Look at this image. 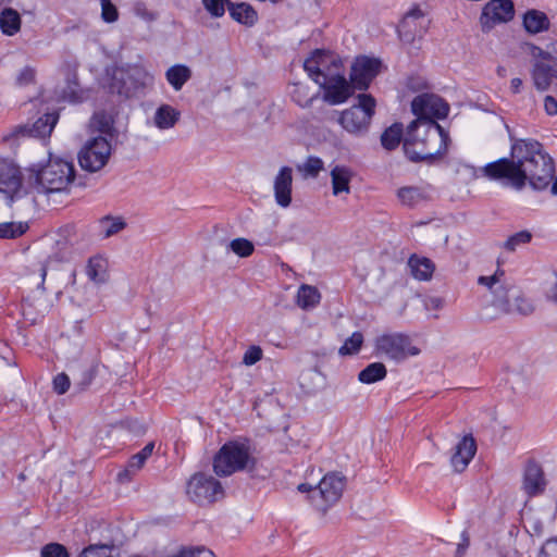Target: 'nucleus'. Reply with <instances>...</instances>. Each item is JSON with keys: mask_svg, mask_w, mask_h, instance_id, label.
I'll return each mask as SVG.
<instances>
[{"mask_svg": "<svg viewBox=\"0 0 557 557\" xmlns=\"http://www.w3.org/2000/svg\"><path fill=\"white\" fill-rule=\"evenodd\" d=\"M40 557H70V555L62 544L49 543L41 548Z\"/></svg>", "mask_w": 557, "mask_h": 557, "instance_id": "obj_49", "label": "nucleus"}, {"mask_svg": "<svg viewBox=\"0 0 557 557\" xmlns=\"http://www.w3.org/2000/svg\"><path fill=\"white\" fill-rule=\"evenodd\" d=\"M193 72L185 64H175L165 72V78L175 91H180L183 86L191 78Z\"/></svg>", "mask_w": 557, "mask_h": 557, "instance_id": "obj_34", "label": "nucleus"}, {"mask_svg": "<svg viewBox=\"0 0 557 557\" xmlns=\"http://www.w3.org/2000/svg\"><path fill=\"white\" fill-rule=\"evenodd\" d=\"M429 25V20L423 11L414 7L403 18L398 26L399 38L405 42H412L417 37L421 38Z\"/></svg>", "mask_w": 557, "mask_h": 557, "instance_id": "obj_20", "label": "nucleus"}, {"mask_svg": "<svg viewBox=\"0 0 557 557\" xmlns=\"http://www.w3.org/2000/svg\"><path fill=\"white\" fill-rule=\"evenodd\" d=\"M411 110L417 120L444 119L449 112L448 104L438 96L432 94H422L417 96L411 102Z\"/></svg>", "mask_w": 557, "mask_h": 557, "instance_id": "obj_18", "label": "nucleus"}, {"mask_svg": "<svg viewBox=\"0 0 557 557\" xmlns=\"http://www.w3.org/2000/svg\"><path fill=\"white\" fill-rule=\"evenodd\" d=\"M357 100V104L343 111L339 123L347 132L361 135L369 128L376 101L370 94H359Z\"/></svg>", "mask_w": 557, "mask_h": 557, "instance_id": "obj_10", "label": "nucleus"}, {"mask_svg": "<svg viewBox=\"0 0 557 557\" xmlns=\"http://www.w3.org/2000/svg\"><path fill=\"white\" fill-rule=\"evenodd\" d=\"M342 66V61L324 50H314L311 55L305 60L304 69L314 83L320 78L327 77L337 73Z\"/></svg>", "mask_w": 557, "mask_h": 557, "instance_id": "obj_15", "label": "nucleus"}, {"mask_svg": "<svg viewBox=\"0 0 557 557\" xmlns=\"http://www.w3.org/2000/svg\"><path fill=\"white\" fill-rule=\"evenodd\" d=\"M513 15L515 7L511 0H491L483 7L480 16L481 28L487 33L497 24L511 21Z\"/></svg>", "mask_w": 557, "mask_h": 557, "instance_id": "obj_16", "label": "nucleus"}, {"mask_svg": "<svg viewBox=\"0 0 557 557\" xmlns=\"http://www.w3.org/2000/svg\"><path fill=\"white\" fill-rule=\"evenodd\" d=\"M108 260L100 257L94 256L88 259V262L85 268V272L87 277L95 284H103L109 278L108 273Z\"/></svg>", "mask_w": 557, "mask_h": 557, "instance_id": "obj_29", "label": "nucleus"}, {"mask_svg": "<svg viewBox=\"0 0 557 557\" xmlns=\"http://www.w3.org/2000/svg\"><path fill=\"white\" fill-rule=\"evenodd\" d=\"M61 97L70 102H78L82 99L78 84L75 78L69 79L67 86L63 89Z\"/></svg>", "mask_w": 557, "mask_h": 557, "instance_id": "obj_51", "label": "nucleus"}, {"mask_svg": "<svg viewBox=\"0 0 557 557\" xmlns=\"http://www.w3.org/2000/svg\"><path fill=\"white\" fill-rule=\"evenodd\" d=\"M77 557H113L112 547L104 544L89 545Z\"/></svg>", "mask_w": 557, "mask_h": 557, "instance_id": "obj_44", "label": "nucleus"}, {"mask_svg": "<svg viewBox=\"0 0 557 557\" xmlns=\"http://www.w3.org/2000/svg\"><path fill=\"white\" fill-rule=\"evenodd\" d=\"M463 542L458 544L456 555L457 557H461L466 550V548L469 546V539L466 536V533H462Z\"/></svg>", "mask_w": 557, "mask_h": 557, "instance_id": "obj_60", "label": "nucleus"}, {"mask_svg": "<svg viewBox=\"0 0 557 557\" xmlns=\"http://www.w3.org/2000/svg\"><path fill=\"white\" fill-rule=\"evenodd\" d=\"M22 27L20 13L9 7L0 12V30L3 35L12 37L16 35Z\"/></svg>", "mask_w": 557, "mask_h": 557, "instance_id": "obj_33", "label": "nucleus"}, {"mask_svg": "<svg viewBox=\"0 0 557 557\" xmlns=\"http://www.w3.org/2000/svg\"><path fill=\"white\" fill-rule=\"evenodd\" d=\"M330 175L334 196L348 195L350 193V182L354 173L348 166L337 164L331 170Z\"/></svg>", "mask_w": 557, "mask_h": 557, "instance_id": "obj_26", "label": "nucleus"}, {"mask_svg": "<svg viewBox=\"0 0 557 557\" xmlns=\"http://www.w3.org/2000/svg\"><path fill=\"white\" fill-rule=\"evenodd\" d=\"M153 448L154 443L150 442L139 453L132 456L127 467L123 471L119 472L117 480L121 483L129 481L132 475L143 468L146 460L151 456Z\"/></svg>", "mask_w": 557, "mask_h": 557, "instance_id": "obj_27", "label": "nucleus"}, {"mask_svg": "<svg viewBox=\"0 0 557 557\" xmlns=\"http://www.w3.org/2000/svg\"><path fill=\"white\" fill-rule=\"evenodd\" d=\"M544 111L549 116L557 115V99L550 95L544 97L543 100Z\"/></svg>", "mask_w": 557, "mask_h": 557, "instance_id": "obj_55", "label": "nucleus"}, {"mask_svg": "<svg viewBox=\"0 0 557 557\" xmlns=\"http://www.w3.org/2000/svg\"><path fill=\"white\" fill-rule=\"evenodd\" d=\"M132 12L134 15L148 23L158 18V14L149 10L146 3L143 1H135L132 5Z\"/></svg>", "mask_w": 557, "mask_h": 557, "instance_id": "obj_47", "label": "nucleus"}, {"mask_svg": "<svg viewBox=\"0 0 557 557\" xmlns=\"http://www.w3.org/2000/svg\"><path fill=\"white\" fill-rule=\"evenodd\" d=\"M532 238V234L528 231H520L504 242L503 247L508 251H515L518 246L528 244Z\"/></svg>", "mask_w": 557, "mask_h": 557, "instance_id": "obj_43", "label": "nucleus"}, {"mask_svg": "<svg viewBox=\"0 0 557 557\" xmlns=\"http://www.w3.org/2000/svg\"><path fill=\"white\" fill-rule=\"evenodd\" d=\"M74 178L75 169L72 162L60 158L49 159L48 163L36 172L32 187L36 196L67 193Z\"/></svg>", "mask_w": 557, "mask_h": 557, "instance_id": "obj_6", "label": "nucleus"}, {"mask_svg": "<svg viewBox=\"0 0 557 557\" xmlns=\"http://www.w3.org/2000/svg\"><path fill=\"white\" fill-rule=\"evenodd\" d=\"M299 170L307 176L317 177L323 170V161L318 157H309Z\"/></svg>", "mask_w": 557, "mask_h": 557, "instance_id": "obj_46", "label": "nucleus"}, {"mask_svg": "<svg viewBox=\"0 0 557 557\" xmlns=\"http://www.w3.org/2000/svg\"><path fill=\"white\" fill-rule=\"evenodd\" d=\"M0 195L10 208L17 210L34 209L37 205L32 183L24 184L20 166L9 159H0Z\"/></svg>", "mask_w": 557, "mask_h": 557, "instance_id": "obj_4", "label": "nucleus"}, {"mask_svg": "<svg viewBox=\"0 0 557 557\" xmlns=\"http://www.w3.org/2000/svg\"><path fill=\"white\" fill-rule=\"evenodd\" d=\"M386 374V367L382 362H373L359 372L358 379L361 383L371 384L383 380Z\"/></svg>", "mask_w": 557, "mask_h": 557, "instance_id": "obj_36", "label": "nucleus"}, {"mask_svg": "<svg viewBox=\"0 0 557 557\" xmlns=\"http://www.w3.org/2000/svg\"><path fill=\"white\" fill-rule=\"evenodd\" d=\"M531 78L539 91L550 88L553 78L557 79V41L550 42L545 49L533 46Z\"/></svg>", "mask_w": 557, "mask_h": 557, "instance_id": "obj_8", "label": "nucleus"}, {"mask_svg": "<svg viewBox=\"0 0 557 557\" xmlns=\"http://www.w3.org/2000/svg\"><path fill=\"white\" fill-rule=\"evenodd\" d=\"M317 486H313L309 483H301L298 485V491L301 493H309V498L311 499V496H318V494H314V490Z\"/></svg>", "mask_w": 557, "mask_h": 557, "instance_id": "obj_59", "label": "nucleus"}, {"mask_svg": "<svg viewBox=\"0 0 557 557\" xmlns=\"http://www.w3.org/2000/svg\"><path fill=\"white\" fill-rule=\"evenodd\" d=\"M448 134L434 120H416L403 141L406 156L413 162L433 161L447 149Z\"/></svg>", "mask_w": 557, "mask_h": 557, "instance_id": "obj_3", "label": "nucleus"}, {"mask_svg": "<svg viewBox=\"0 0 557 557\" xmlns=\"http://www.w3.org/2000/svg\"><path fill=\"white\" fill-rule=\"evenodd\" d=\"M522 84L523 83L521 78L515 77L510 82V88L515 94H518L521 90Z\"/></svg>", "mask_w": 557, "mask_h": 557, "instance_id": "obj_61", "label": "nucleus"}, {"mask_svg": "<svg viewBox=\"0 0 557 557\" xmlns=\"http://www.w3.org/2000/svg\"><path fill=\"white\" fill-rule=\"evenodd\" d=\"M476 451V444L471 435H466L457 444L456 451L451 456L450 462L456 472H462L472 460Z\"/></svg>", "mask_w": 557, "mask_h": 557, "instance_id": "obj_24", "label": "nucleus"}, {"mask_svg": "<svg viewBox=\"0 0 557 557\" xmlns=\"http://www.w3.org/2000/svg\"><path fill=\"white\" fill-rule=\"evenodd\" d=\"M186 493L190 500L203 505L216 502L223 496V487L221 483L202 472L195 473L188 481Z\"/></svg>", "mask_w": 557, "mask_h": 557, "instance_id": "obj_12", "label": "nucleus"}, {"mask_svg": "<svg viewBox=\"0 0 557 557\" xmlns=\"http://www.w3.org/2000/svg\"><path fill=\"white\" fill-rule=\"evenodd\" d=\"M64 260L65 253L58 251L46 256L44 259H40L28 267L29 276H37L38 278V289H41L42 292L45 290L44 285L48 273H50L51 280L58 278L61 264Z\"/></svg>", "mask_w": 557, "mask_h": 557, "instance_id": "obj_21", "label": "nucleus"}, {"mask_svg": "<svg viewBox=\"0 0 557 557\" xmlns=\"http://www.w3.org/2000/svg\"><path fill=\"white\" fill-rule=\"evenodd\" d=\"M320 302L319 290L310 285H301L297 293V305L302 309H310Z\"/></svg>", "mask_w": 557, "mask_h": 557, "instance_id": "obj_37", "label": "nucleus"}, {"mask_svg": "<svg viewBox=\"0 0 557 557\" xmlns=\"http://www.w3.org/2000/svg\"><path fill=\"white\" fill-rule=\"evenodd\" d=\"M293 170L289 166H283L274 180V197L276 203L282 208H287L292 202Z\"/></svg>", "mask_w": 557, "mask_h": 557, "instance_id": "obj_23", "label": "nucleus"}, {"mask_svg": "<svg viewBox=\"0 0 557 557\" xmlns=\"http://www.w3.org/2000/svg\"><path fill=\"white\" fill-rule=\"evenodd\" d=\"M95 377V372L92 369H88L86 370L84 373H83V380L82 382L78 383V385L81 386L79 389H85L90 383L91 381L94 380Z\"/></svg>", "mask_w": 557, "mask_h": 557, "instance_id": "obj_57", "label": "nucleus"}, {"mask_svg": "<svg viewBox=\"0 0 557 557\" xmlns=\"http://www.w3.org/2000/svg\"><path fill=\"white\" fill-rule=\"evenodd\" d=\"M478 284L488 293L486 309L492 311L490 318L506 314L530 315L535 310L532 300L522 294L499 265L492 275L479 276Z\"/></svg>", "mask_w": 557, "mask_h": 557, "instance_id": "obj_2", "label": "nucleus"}, {"mask_svg": "<svg viewBox=\"0 0 557 557\" xmlns=\"http://www.w3.org/2000/svg\"><path fill=\"white\" fill-rule=\"evenodd\" d=\"M112 145L104 136H95L86 140L78 152V163L87 172L95 173L104 168L111 157Z\"/></svg>", "mask_w": 557, "mask_h": 557, "instance_id": "obj_11", "label": "nucleus"}, {"mask_svg": "<svg viewBox=\"0 0 557 557\" xmlns=\"http://www.w3.org/2000/svg\"><path fill=\"white\" fill-rule=\"evenodd\" d=\"M540 557H557V540L547 541L541 550Z\"/></svg>", "mask_w": 557, "mask_h": 557, "instance_id": "obj_56", "label": "nucleus"}, {"mask_svg": "<svg viewBox=\"0 0 557 557\" xmlns=\"http://www.w3.org/2000/svg\"><path fill=\"white\" fill-rule=\"evenodd\" d=\"M13 0H0V12L3 9H8Z\"/></svg>", "mask_w": 557, "mask_h": 557, "instance_id": "obj_62", "label": "nucleus"}, {"mask_svg": "<svg viewBox=\"0 0 557 557\" xmlns=\"http://www.w3.org/2000/svg\"><path fill=\"white\" fill-rule=\"evenodd\" d=\"M255 466L249 447L243 443H225L213 459V470L219 476H228Z\"/></svg>", "mask_w": 557, "mask_h": 557, "instance_id": "obj_9", "label": "nucleus"}, {"mask_svg": "<svg viewBox=\"0 0 557 557\" xmlns=\"http://www.w3.org/2000/svg\"><path fill=\"white\" fill-rule=\"evenodd\" d=\"M28 228L24 222H4L0 223V238H16L23 235Z\"/></svg>", "mask_w": 557, "mask_h": 557, "instance_id": "obj_40", "label": "nucleus"}, {"mask_svg": "<svg viewBox=\"0 0 557 557\" xmlns=\"http://www.w3.org/2000/svg\"><path fill=\"white\" fill-rule=\"evenodd\" d=\"M523 26L528 33L539 34L548 29L549 21L544 12L529 10L523 16Z\"/></svg>", "mask_w": 557, "mask_h": 557, "instance_id": "obj_35", "label": "nucleus"}, {"mask_svg": "<svg viewBox=\"0 0 557 557\" xmlns=\"http://www.w3.org/2000/svg\"><path fill=\"white\" fill-rule=\"evenodd\" d=\"M444 307V299L443 298H440V297H431L428 301H426V308L429 309H434V310H440Z\"/></svg>", "mask_w": 557, "mask_h": 557, "instance_id": "obj_58", "label": "nucleus"}, {"mask_svg": "<svg viewBox=\"0 0 557 557\" xmlns=\"http://www.w3.org/2000/svg\"><path fill=\"white\" fill-rule=\"evenodd\" d=\"M373 347L377 358L395 363H401L409 357L420 354V348L412 344L410 336L399 332L379 335L374 339Z\"/></svg>", "mask_w": 557, "mask_h": 557, "instance_id": "obj_7", "label": "nucleus"}, {"mask_svg": "<svg viewBox=\"0 0 557 557\" xmlns=\"http://www.w3.org/2000/svg\"><path fill=\"white\" fill-rule=\"evenodd\" d=\"M307 89L302 84H295V88L292 91L293 99L302 108L310 106L313 100V96H309Z\"/></svg>", "mask_w": 557, "mask_h": 557, "instance_id": "obj_48", "label": "nucleus"}, {"mask_svg": "<svg viewBox=\"0 0 557 557\" xmlns=\"http://www.w3.org/2000/svg\"><path fill=\"white\" fill-rule=\"evenodd\" d=\"M228 0H202V4L212 17H221L225 13V7L228 8Z\"/></svg>", "mask_w": 557, "mask_h": 557, "instance_id": "obj_45", "label": "nucleus"}, {"mask_svg": "<svg viewBox=\"0 0 557 557\" xmlns=\"http://www.w3.org/2000/svg\"><path fill=\"white\" fill-rule=\"evenodd\" d=\"M345 488V476L338 473H327L319 482L312 495L311 502L315 508L325 511L330 506L339 500Z\"/></svg>", "mask_w": 557, "mask_h": 557, "instance_id": "obj_13", "label": "nucleus"}, {"mask_svg": "<svg viewBox=\"0 0 557 557\" xmlns=\"http://www.w3.org/2000/svg\"><path fill=\"white\" fill-rule=\"evenodd\" d=\"M35 79V71L34 69L26 66L16 76V84L20 86H25L33 83Z\"/></svg>", "mask_w": 557, "mask_h": 557, "instance_id": "obj_54", "label": "nucleus"}, {"mask_svg": "<svg viewBox=\"0 0 557 557\" xmlns=\"http://www.w3.org/2000/svg\"><path fill=\"white\" fill-rule=\"evenodd\" d=\"M59 115L58 113H47L44 116L39 117L32 127L26 125H21L14 128L12 136H32L38 138H46L50 136L53 131Z\"/></svg>", "mask_w": 557, "mask_h": 557, "instance_id": "obj_22", "label": "nucleus"}, {"mask_svg": "<svg viewBox=\"0 0 557 557\" xmlns=\"http://www.w3.org/2000/svg\"><path fill=\"white\" fill-rule=\"evenodd\" d=\"M399 202L408 208H416L425 205L431 200L428 186H404L397 190Z\"/></svg>", "mask_w": 557, "mask_h": 557, "instance_id": "obj_25", "label": "nucleus"}, {"mask_svg": "<svg viewBox=\"0 0 557 557\" xmlns=\"http://www.w3.org/2000/svg\"><path fill=\"white\" fill-rule=\"evenodd\" d=\"M262 356L263 351L261 347L252 345L245 351L243 356V363L248 367L253 366L262 359Z\"/></svg>", "mask_w": 557, "mask_h": 557, "instance_id": "obj_52", "label": "nucleus"}, {"mask_svg": "<svg viewBox=\"0 0 557 557\" xmlns=\"http://www.w3.org/2000/svg\"><path fill=\"white\" fill-rule=\"evenodd\" d=\"M548 480L544 469L535 460H528L523 468L521 490L528 497H536L545 493Z\"/></svg>", "mask_w": 557, "mask_h": 557, "instance_id": "obj_19", "label": "nucleus"}, {"mask_svg": "<svg viewBox=\"0 0 557 557\" xmlns=\"http://www.w3.org/2000/svg\"><path fill=\"white\" fill-rule=\"evenodd\" d=\"M363 344V335L361 332H354L350 337H348L344 345L339 348L338 352L342 356H351L356 355Z\"/></svg>", "mask_w": 557, "mask_h": 557, "instance_id": "obj_42", "label": "nucleus"}, {"mask_svg": "<svg viewBox=\"0 0 557 557\" xmlns=\"http://www.w3.org/2000/svg\"><path fill=\"white\" fill-rule=\"evenodd\" d=\"M228 12L234 21L246 26H253L258 21L256 10L246 2L228 3Z\"/></svg>", "mask_w": 557, "mask_h": 557, "instance_id": "obj_30", "label": "nucleus"}, {"mask_svg": "<svg viewBox=\"0 0 557 557\" xmlns=\"http://www.w3.org/2000/svg\"><path fill=\"white\" fill-rule=\"evenodd\" d=\"M403 137V125L399 123H395L389 126L381 136V144L387 150L395 149Z\"/></svg>", "mask_w": 557, "mask_h": 557, "instance_id": "obj_39", "label": "nucleus"}, {"mask_svg": "<svg viewBox=\"0 0 557 557\" xmlns=\"http://www.w3.org/2000/svg\"><path fill=\"white\" fill-rule=\"evenodd\" d=\"M101 3V18L106 23H114L119 18V11L110 0H100Z\"/></svg>", "mask_w": 557, "mask_h": 557, "instance_id": "obj_50", "label": "nucleus"}, {"mask_svg": "<svg viewBox=\"0 0 557 557\" xmlns=\"http://www.w3.org/2000/svg\"><path fill=\"white\" fill-rule=\"evenodd\" d=\"M323 90L324 101L330 104H339L345 102L350 96H352L356 89L351 82H348L344 75L339 72L333 73L327 77L320 78L317 83Z\"/></svg>", "mask_w": 557, "mask_h": 557, "instance_id": "obj_17", "label": "nucleus"}, {"mask_svg": "<svg viewBox=\"0 0 557 557\" xmlns=\"http://www.w3.org/2000/svg\"><path fill=\"white\" fill-rule=\"evenodd\" d=\"M552 194L557 196V177L555 178L553 185H552Z\"/></svg>", "mask_w": 557, "mask_h": 557, "instance_id": "obj_63", "label": "nucleus"}, {"mask_svg": "<svg viewBox=\"0 0 557 557\" xmlns=\"http://www.w3.org/2000/svg\"><path fill=\"white\" fill-rule=\"evenodd\" d=\"M181 119V112L174 107L163 103L153 114V125L161 129L173 128Z\"/></svg>", "mask_w": 557, "mask_h": 557, "instance_id": "obj_28", "label": "nucleus"}, {"mask_svg": "<svg viewBox=\"0 0 557 557\" xmlns=\"http://www.w3.org/2000/svg\"><path fill=\"white\" fill-rule=\"evenodd\" d=\"M228 248L231 251H233L236 256L240 258H247L251 256L255 251V246L252 242L243 237L231 240L228 244Z\"/></svg>", "mask_w": 557, "mask_h": 557, "instance_id": "obj_41", "label": "nucleus"}, {"mask_svg": "<svg viewBox=\"0 0 557 557\" xmlns=\"http://www.w3.org/2000/svg\"><path fill=\"white\" fill-rule=\"evenodd\" d=\"M483 174L491 180H507L508 184L522 189L527 183L542 190L555 174L553 158L536 140H519L511 147V159L502 158L486 164Z\"/></svg>", "mask_w": 557, "mask_h": 557, "instance_id": "obj_1", "label": "nucleus"}, {"mask_svg": "<svg viewBox=\"0 0 557 557\" xmlns=\"http://www.w3.org/2000/svg\"><path fill=\"white\" fill-rule=\"evenodd\" d=\"M384 65L377 58L360 55L350 67V82L356 89L366 90L372 81L382 72Z\"/></svg>", "mask_w": 557, "mask_h": 557, "instance_id": "obj_14", "label": "nucleus"}, {"mask_svg": "<svg viewBox=\"0 0 557 557\" xmlns=\"http://www.w3.org/2000/svg\"><path fill=\"white\" fill-rule=\"evenodd\" d=\"M100 232L104 238H109L126 227L121 216H104L99 221Z\"/></svg>", "mask_w": 557, "mask_h": 557, "instance_id": "obj_38", "label": "nucleus"}, {"mask_svg": "<svg viewBox=\"0 0 557 557\" xmlns=\"http://www.w3.org/2000/svg\"><path fill=\"white\" fill-rule=\"evenodd\" d=\"M75 275H76L75 271H74V270H73V271H71V273H70V280H71V282H72V283H74V282H75Z\"/></svg>", "mask_w": 557, "mask_h": 557, "instance_id": "obj_64", "label": "nucleus"}, {"mask_svg": "<svg viewBox=\"0 0 557 557\" xmlns=\"http://www.w3.org/2000/svg\"><path fill=\"white\" fill-rule=\"evenodd\" d=\"M408 267L410 272L416 280L429 281L432 278L435 270L434 263L425 257L411 256L408 260Z\"/></svg>", "mask_w": 557, "mask_h": 557, "instance_id": "obj_32", "label": "nucleus"}, {"mask_svg": "<svg viewBox=\"0 0 557 557\" xmlns=\"http://www.w3.org/2000/svg\"><path fill=\"white\" fill-rule=\"evenodd\" d=\"M90 127L100 133L99 136H104L112 139L117 135L114 127V117L112 114L104 111L96 112L90 120Z\"/></svg>", "mask_w": 557, "mask_h": 557, "instance_id": "obj_31", "label": "nucleus"}, {"mask_svg": "<svg viewBox=\"0 0 557 557\" xmlns=\"http://www.w3.org/2000/svg\"><path fill=\"white\" fill-rule=\"evenodd\" d=\"M154 76L140 63H122L112 67L110 83L111 94L129 99L151 87Z\"/></svg>", "mask_w": 557, "mask_h": 557, "instance_id": "obj_5", "label": "nucleus"}, {"mask_svg": "<svg viewBox=\"0 0 557 557\" xmlns=\"http://www.w3.org/2000/svg\"><path fill=\"white\" fill-rule=\"evenodd\" d=\"M71 385L70 377L65 373H60L53 379V389L59 395L65 394Z\"/></svg>", "mask_w": 557, "mask_h": 557, "instance_id": "obj_53", "label": "nucleus"}]
</instances>
